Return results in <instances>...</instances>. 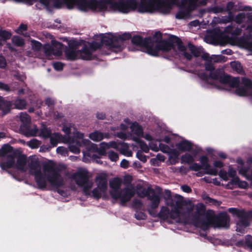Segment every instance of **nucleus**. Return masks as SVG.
<instances>
[{
  "label": "nucleus",
  "mask_w": 252,
  "mask_h": 252,
  "mask_svg": "<svg viewBox=\"0 0 252 252\" xmlns=\"http://www.w3.org/2000/svg\"><path fill=\"white\" fill-rule=\"evenodd\" d=\"M62 137V135L59 133H54L53 136H50V142L53 147H56L60 140H61V138Z\"/></svg>",
  "instance_id": "e433bc0d"
},
{
  "label": "nucleus",
  "mask_w": 252,
  "mask_h": 252,
  "mask_svg": "<svg viewBox=\"0 0 252 252\" xmlns=\"http://www.w3.org/2000/svg\"><path fill=\"white\" fill-rule=\"evenodd\" d=\"M69 151L74 154H79L80 152V149L74 145H70L68 147Z\"/></svg>",
  "instance_id": "bf43d9fd"
},
{
  "label": "nucleus",
  "mask_w": 252,
  "mask_h": 252,
  "mask_svg": "<svg viewBox=\"0 0 252 252\" xmlns=\"http://www.w3.org/2000/svg\"><path fill=\"white\" fill-rule=\"evenodd\" d=\"M108 158L112 161H116L119 159L118 154L113 151H110L107 153Z\"/></svg>",
  "instance_id": "8fccbe9b"
},
{
  "label": "nucleus",
  "mask_w": 252,
  "mask_h": 252,
  "mask_svg": "<svg viewBox=\"0 0 252 252\" xmlns=\"http://www.w3.org/2000/svg\"><path fill=\"white\" fill-rule=\"evenodd\" d=\"M43 170L45 172L52 173V175H47V181L51 186L55 189V191L61 195H63L65 191L59 188L64 185V181L59 173V169L53 162L47 163L43 165Z\"/></svg>",
  "instance_id": "9d476101"
},
{
  "label": "nucleus",
  "mask_w": 252,
  "mask_h": 252,
  "mask_svg": "<svg viewBox=\"0 0 252 252\" xmlns=\"http://www.w3.org/2000/svg\"><path fill=\"white\" fill-rule=\"evenodd\" d=\"M78 53L79 58L82 60H92L94 59L92 51L86 45H84L80 50H78Z\"/></svg>",
  "instance_id": "bb28decb"
},
{
  "label": "nucleus",
  "mask_w": 252,
  "mask_h": 252,
  "mask_svg": "<svg viewBox=\"0 0 252 252\" xmlns=\"http://www.w3.org/2000/svg\"><path fill=\"white\" fill-rule=\"evenodd\" d=\"M52 134L51 130L48 128L46 125L42 124L40 129L39 136L45 138H49Z\"/></svg>",
  "instance_id": "72a5a7b5"
},
{
  "label": "nucleus",
  "mask_w": 252,
  "mask_h": 252,
  "mask_svg": "<svg viewBox=\"0 0 252 252\" xmlns=\"http://www.w3.org/2000/svg\"><path fill=\"white\" fill-rule=\"evenodd\" d=\"M14 107L18 109H23L27 105V102L24 99L17 98L13 103Z\"/></svg>",
  "instance_id": "c9c22d12"
},
{
  "label": "nucleus",
  "mask_w": 252,
  "mask_h": 252,
  "mask_svg": "<svg viewBox=\"0 0 252 252\" xmlns=\"http://www.w3.org/2000/svg\"><path fill=\"white\" fill-rule=\"evenodd\" d=\"M199 150L198 148L194 149L193 148L190 151H189L190 153H187L182 155L181 158V162L187 163H192L194 161Z\"/></svg>",
  "instance_id": "b1692460"
},
{
  "label": "nucleus",
  "mask_w": 252,
  "mask_h": 252,
  "mask_svg": "<svg viewBox=\"0 0 252 252\" xmlns=\"http://www.w3.org/2000/svg\"><path fill=\"white\" fill-rule=\"evenodd\" d=\"M101 192H102V191H101L99 188H95L92 191L93 196L95 199H99L101 196Z\"/></svg>",
  "instance_id": "3c124183"
},
{
  "label": "nucleus",
  "mask_w": 252,
  "mask_h": 252,
  "mask_svg": "<svg viewBox=\"0 0 252 252\" xmlns=\"http://www.w3.org/2000/svg\"><path fill=\"white\" fill-rule=\"evenodd\" d=\"M101 145H104V146L107 149H109L110 148L117 149L118 147L117 143L114 141H110L108 143L105 142H101Z\"/></svg>",
  "instance_id": "49530a36"
},
{
  "label": "nucleus",
  "mask_w": 252,
  "mask_h": 252,
  "mask_svg": "<svg viewBox=\"0 0 252 252\" xmlns=\"http://www.w3.org/2000/svg\"><path fill=\"white\" fill-rule=\"evenodd\" d=\"M171 139V138L170 137H169V135H166L162 138H160V139H158V140L159 142L158 146L154 144L153 143V142L151 141L149 143V146L151 148V149L154 151H158L159 150V149H160V150L161 151V149H160V148L159 146L160 144H162L161 143L162 142H165L166 143H169L170 142Z\"/></svg>",
  "instance_id": "7c9ffc66"
},
{
  "label": "nucleus",
  "mask_w": 252,
  "mask_h": 252,
  "mask_svg": "<svg viewBox=\"0 0 252 252\" xmlns=\"http://www.w3.org/2000/svg\"><path fill=\"white\" fill-rule=\"evenodd\" d=\"M204 211L202 210L199 213L198 216L194 220V225L200 227L203 229H206L208 226L214 225L215 227L228 228L229 226V218L225 213H221L216 220V223H214L215 220L214 216L212 214L206 215L205 218L202 220V215Z\"/></svg>",
  "instance_id": "1a4fd4ad"
},
{
  "label": "nucleus",
  "mask_w": 252,
  "mask_h": 252,
  "mask_svg": "<svg viewBox=\"0 0 252 252\" xmlns=\"http://www.w3.org/2000/svg\"><path fill=\"white\" fill-rule=\"evenodd\" d=\"M169 137L171 138L170 142H173L175 145L172 144L169 147L164 144H160L159 146L162 152L168 154L169 163L175 164L178 161L179 155L183 152L190 151L193 148V145L191 142L182 137H174L170 135Z\"/></svg>",
  "instance_id": "423d86ee"
},
{
  "label": "nucleus",
  "mask_w": 252,
  "mask_h": 252,
  "mask_svg": "<svg viewBox=\"0 0 252 252\" xmlns=\"http://www.w3.org/2000/svg\"><path fill=\"white\" fill-rule=\"evenodd\" d=\"M43 174L41 171L33 175L36 185L40 189H45L47 186L46 180H47V175H52V173L45 172Z\"/></svg>",
  "instance_id": "aec40b11"
},
{
  "label": "nucleus",
  "mask_w": 252,
  "mask_h": 252,
  "mask_svg": "<svg viewBox=\"0 0 252 252\" xmlns=\"http://www.w3.org/2000/svg\"><path fill=\"white\" fill-rule=\"evenodd\" d=\"M77 7L83 11L90 9L93 11L103 12L106 8L104 1L96 0H77Z\"/></svg>",
  "instance_id": "4468645a"
},
{
  "label": "nucleus",
  "mask_w": 252,
  "mask_h": 252,
  "mask_svg": "<svg viewBox=\"0 0 252 252\" xmlns=\"http://www.w3.org/2000/svg\"><path fill=\"white\" fill-rule=\"evenodd\" d=\"M30 124H23L21 125L20 127V130L26 136H27L30 130Z\"/></svg>",
  "instance_id": "09e8293b"
},
{
  "label": "nucleus",
  "mask_w": 252,
  "mask_h": 252,
  "mask_svg": "<svg viewBox=\"0 0 252 252\" xmlns=\"http://www.w3.org/2000/svg\"><path fill=\"white\" fill-rule=\"evenodd\" d=\"M178 0H141L138 4L135 0L127 1V11L137 9L140 13L159 12L169 13Z\"/></svg>",
  "instance_id": "7ed1b4c3"
},
{
  "label": "nucleus",
  "mask_w": 252,
  "mask_h": 252,
  "mask_svg": "<svg viewBox=\"0 0 252 252\" xmlns=\"http://www.w3.org/2000/svg\"><path fill=\"white\" fill-rule=\"evenodd\" d=\"M95 182L97 188H99L102 192L104 193L106 191L107 188V180L105 177L98 176L96 177Z\"/></svg>",
  "instance_id": "c85d7f7f"
},
{
  "label": "nucleus",
  "mask_w": 252,
  "mask_h": 252,
  "mask_svg": "<svg viewBox=\"0 0 252 252\" xmlns=\"http://www.w3.org/2000/svg\"><path fill=\"white\" fill-rule=\"evenodd\" d=\"M14 78L21 82H23L26 78L25 74L21 73L19 71H16L14 75Z\"/></svg>",
  "instance_id": "864d4df0"
},
{
  "label": "nucleus",
  "mask_w": 252,
  "mask_h": 252,
  "mask_svg": "<svg viewBox=\"0 0 252 252\" xmlns=\"http://www.w3.org/2000/svg\"><path fill=\"white\" fill-rule=\"evenodd\" d=\"M226 188L228 189H233L236 188L245 189L247 187V183L242 181L237 177H232L231 180L226 185Z\"/></svg>",
  "instance_id": "4be33fe9"
},
{
  "label": "nucleus",
  "mask_w": 252,
  "mask_h": 252,
  "mask_svg": "<svg viewBox=\"0 0 252 252\" xmlns=\"http://www.w3.org/2000/svg\"><path fill=\"white\" fill-rule=\"evenodd\" d=\"M44 53L47 56H50L53 55V48L52 45L49 44L45 45L43 47Z\"/></svg>",
  "instance_id": "de8ad7c7"
},
{
  "label": "nucleus",
  "mask_w": 252,
  "mask_h": 252,
  "mask_svg": "<svg viewBox=\"0 0 252 252\" xmlns=\"http://www.w3.org/2000/svg\"><path fill=\"white\" fill-rule=\"evenodd\" d=\"M200 165L207 174L216 176L218 174V170L211 167L209 163V158L206 156H202L200 157Z\"/></svg>",
  "instance_id": "6ab92c4d"
},
{
  "label": "nucleus",
  "mask_w": 252,
  "mask_h": 252,
  "mask_svg": "<svg viewBox=\"0 0 252 252\" xmlns=\"http://www.w3.org/2000/svg\"><path fill=\"white\" fill-rule=\"evenodd\" d=\"M20 119L23 124H31V117L26 113H21Z\"/></svg>",
  "instance_id": "37998d69"
},
{
  "label": "nucleus",
  "mask_w": 252,
  "mask_h": 252,
  "mask_svg": "<svg viewBox=\"0 0 252 252\" xmlns=\"http://www.w3.org/2000/svg\"><path fill=\"white\" fill-rule=\"evenodd\" d=\"M89 173L87 170H83L74 173L72 176V179L76 184L83 188L85 195H90V190L93 187V182L89 180Z\"/></svg>",
  "instance_id": "ddd939ff"
},
{
  "label": "nucleus",
  "mask_w": 252,
  "mask_h": 252,
  "mask_svg": "<svg viewBox=\"0 0 252 252\" xmlns=\"http://www.w3.org/2000/svg\"><path fill=\"white\" fill-rule=\"evenodd\" d=\"M227 174L228 176L231 178L236 177V170L233 169L231 166H229Z\"/></svg>",
  "instance_id": "680f3d73"
},
{
  "label": "nucleus",
  "mask_w": 252,
  "mask_h": 252,
  "mask_svg": "<svg viewBox=\"0 0 252 252\" xmlns=\"http://www.w3.org/2000/svg\"><path fill=\"white\" fill-rule=\"evenodd\" d=\"M201 168H202L201 166L197 163H193L189 166V169L195 171H199Z\"/></svg>",
  "instance_id": "052dcab7"
},
{
  "label": "nucleus",
  "mask_w": 252,
  "mask_h": 252,
  "mask_svg": "<svg viewBox=\"0 0 252 252\" xmlns=\"http://www.w3.org/2000/svg\"><path fill=\"white\" fill-rule=\"evenodd\" d=\"M230 213L235 215L239 218L236 224V231L240 233H244L247 227L250 223V219L244 211H240L236 208H230L228 209Z\"/></svg>",
  "instance_id": "dca6fc26"
},
{
  "label": "nucleus",
  "mask_w": 252,
  "mask_h": 252,
  "mask_svg": "<svg viewBox=\"0 0 252 252\" xmlns=\"http://www.w3.org/2000/svg\"><path fill=\"white\" fill-rule=\"evenodd\" d=\"M131 180V177L127 175V198L129 195L132 196L135 192L141 197L148 195V198L151 201L149 213L153 216H156L158 213L154 210L158 206L160 200V194L156 193L153 190L143 187L142 184H138L136 189H135L131 185H128V182Z\"/></svg>",
  "instance_id": "6e6552de"
},
{
  "label": "nucleus",
  "mask_w": 252,
  "mask_h": 252,
  "mask_svg": "<svg viewBox=\"0 0 252 252\" xmlns=\"http://www.w3.org/2000/svg\"><path fill=\"white\" fill-rule=\"evenodd\" d=\"M77 0H64V4L69 9H73L75 6H77Z\"/></svg>",
  "instance_id": "a18cd8bd"
},
{
  "label": "nucleus",
  "mask_w": 252,
  "mask_h": 252,
  "mask_svg": "<svg viewBox=\"0 0 252 252\" xmlns=\"http://www.w3.org/2000/svg\"><path fill=\"white\" fill-rule=\"evenodd\" d=\"M106 148L104 146V145H101V143H100V147L98 148L97 152L99 155L101 156H104L106 154Z\"/></svg>",
  "instance_id": "69168bd1"
},
{
  "label": "nucleus",
  "mask_w": 252,
  "mask_h": 252,
  "mask_svg": "<svg viewBox=\"0 0 252 252\" xmlns=\"http://www.w3.org/2000/svg\"><path fill=\"white\" fill-rule=\"evenodd\" d=\"M12 36V33L9 31H7L4 30H0V37L3 41H6L9 39Z\"/></svg>",
  "instance_id": "58836bf2"
},
{
  "label": "nucleus",
  "mask_w": 252,
  "mask_h": 252,
  "mask_svg": "<svg viewBox=\"0 0 252 252\" xmlns=\"http://www.w3.org/2000/svg\"><path fill=\"white\" fill-rule=\"evenodd\" d=\"M37 131L38 129L36 127L34 128H31V127H30V130L28 133L27 137L35 136Z\"/></svg>",
  "instance_id": "774afa93"
},
{
  "label": "nucleus",
  "mask_w": 252,
  "mask_h": 252,
  "mask_svg": "<svg viewBox=\"0 0 252 252\" xmlns=\"http://www.w3.org/2000/svg\"><path fill=\"white\" fill-rule=\"evenodd\" d=\"M32 49L35 51H39L42 48L41 43L38 41L32 40L31 41Z\"/></svg>",
  "instance_id": "c03bdc74"
},
{
  "label": "nucleus",
  "mask_w": 252,
  "mask_h": 252,
  "mask_svg": "<svg viewBox=\"0 0 252 252\" xmlns=\"http://www.w3.org/2000/svg\"><path fill=\"white\" fill-rule=\"evenodd\" d=\"M236 43L239 44V45L244 48L248 49L250 52H252V42L243 41L240 42L239 41H236Z\"/></svg>",
  "instance_id": "ea45409f"
},
{
  "label": "nucleus",
  "mask_w": 252,
  "mask_h": 252,
  "mask_svg": "<svg viewBox=\"0 0 252 252\" xmlns=\"http://www.w3.org/2000/svg\"><path fill=\"white\" fill-rule=\"evenodd\" d=\"M135 216L137 220H144L146 218L145 214L141 212L137 211L135 214Z\"/></svg>",
  "instance_id": "0e129e2a"
},
{
  "label": "nucleus",
  "mask_w": 252,
  "mask_h": 252,
  "mask_svg": "<svg viewBox=\"0 0 252 252\" xmlns=\"http://www.w3.org/2000/svg\"><path fill=\"white\" fill-rule=\"evenodd\" d=\"M214 13H223L225 11L228 12L227 16L215 17L213 22L216 24H226L232 21L238 24H241L249 35H252V14L246 12V8L239 3L229 2L226 9L221 6L214 7L211 9Z\"/></svg>",
  "instance_id": "f03ea898"
},
{
  "label": "nucleus",
  "mask_w": 252,
  "mask_h": 252,
  "mask_svg": "<svg viewBox=\"0 0 252 252\" xmlns=\"http://www.w3.org/2000/svg\"><path fill=\"white\" fill-rule=\"evenodd\" d=\"M129 126L131 129V135H133L134 137H140L143 134V130L141 127L138 124L135 122L133 123H129L127 121V127Z\"/></svg>",
  "instance_id": "cd10ccee"
},
{
  "label": "nucleus",
  "mask_w": 252,
  "mask_h": 252,
  "mask_svg": "<svg viewBox=\"0 0 252 252\" xmlns=\"http://www.w3.org/2000/svg\"><path fill=\"white\" fill-rule=\"evenodd\" d=\"M63 4H64V0H55L54 6L56 8H60Z\"/></svg>",
  "instance_id": "e2e57ef3"
},
{
  "label": "nucleus",
  "mask_w": 252,
  "mask_h": 252,
  "mask_svg": "<svg viewBox=\"0 0 252 252\" xmlns=\"http://www.w3.org/2000/svg\"><path fill=\"white\" fill-rule=\"evenodd\" d=\"M125 40H126V32L118 36L109 33L102 37L100 43L95 42L92 44L91 47L92 49L95 50L100 48L101 44H103L112 50L120 51L122 49V44Z\"/></svg>",
  "instance_id": "9b49d317"
},
{
  "label": "nucleus",
  "mask_w": 252,
  "mask_h": 252,
  "mask_svg": "<svg viewBox=\"0 0 252 252\" xmlns=\"http://www.w3.org/2000/svg\"><path fill=\"white\" fill-rule=\"evenodd\" d=\"M218 34H221L223 32L230 34L232 37L238 36L241 34L242 29L235 25L230 24L227 26L224 30L220 29V26H217L214 29Z\"/></svg>",
  "instance_id": "f3484780"
},
{
  "label": "nucleus",
  "mask_w": 252,
  "mask_h": 252,
  "mask_svg": "<svg viewBox=\"0 0 252 252\" xmlns=\"http://www.w3.org/2000/svg\"><path fill=\"white\" fill-rule=\"evenodd\" d=\"M131 42L141 47L143 52L153 56H158L159 51L167 52L171 49L170 42L162 40L160 32H157L153 37L144 39L139 36H133Z\"/></svg>",
  "instance_id": "39448f33"
},
{
  "label": "nucleus",
  "mask_w": 252,
  "mask_h": 252,
  "mask_svg": "<svg viewBox=\"0 0 252 252\" xmlns=\"http://www.w3.org/2000/svg\"><path fill=\"white\" fill-rule=\"evenodd\" d=\"M170 45L171 46V49L169 51L173 49L178 54L184 56L188 60L191 59V54L195 57H198L201 55L202 58L204 60L214 62H218L220 58V56L216 55H213L210 57L208 54L204 52L202 48L195 47L190 43L188 44V47H186L178 39L177 40V42L174 43L173 45H171L170 43Z\"/></svg>",
  "instance_id": "0eeeda50"
},
{
  "label": "nucleus",
  "mask_w": 252,
  "mask_h": 252,
  "mask_svg": "<svg viewBox=\"0 0 252 252\" xmlns=\"http://www.w3.org/2000/svg\"><path fill=\"white\" fill-rule=\"evenodd\" d=\"M40 144L41 142L36 139H32L27 143V145L32 149H36L39 147Z\"/></svg>",
  "instance_id": "a19ab883"
},
{
  "label": "nucleus",
  "mask_w": 252,
  "mask_h": 252,
  "mask_svg": "<svg viewBox=\"0 0 252 252\" xmlns=\"http://www.w3.org/2000/svg\"><path fill=\"white\" fill-rule=\"evenodd\" d=\"M126 185V175L123 176V180L119 177H115L109 181L111 189L110 194L115 200L120 199V204L123 206H126V187L120 190L122 184Z\"/></svg>",
  "instance_id": "f8f14e48"
},
{
  "label": "nucleus",
  "mask_w": 252,
  "mask_h": 252,
  "mask_svg": "<svg viewBox=\"0 0 252 252\" xmlns=\"http://www.w3.org/2000/svg\"><path fill=\"white\" fill-rule=\"evenodd\" d=\"M205 68V72H196L204 83L219 89L228 90V87L236 88L235 93L238 95L252 96V85L249 80L243 79L240 83L239 78H231L224 74L221 69L215 70L211 64H206Z\"/></svg>",
  "instance_id": "f257e3e1"
},
{
  "label": "nucleus",
  "mask_w": 252,
  "mask_h": 252,
  "mask_svg": "<svg viewBox=\"0 0 252 252\" xmlns=\"http://www.w3.org/2000/svg\"><path fill=\"white\" fill-rule=\"evenodd\" d=\"M110 8L114 10H118L120 12L126 13V0H119L117 2H113L110 4Z\"/></svg>",
  "instance_id": "a878e982"
},
{
  "label": "nucleus",
  "mask_w": 252,
  "mask_h": 252,
  "mask_svg": "<svg viewBox=\"0 0 252 252\" xmlns=\"http://www.w3.org/2000/svg\"><path fill=\"white\" fill-rule=\"evenodd\" d=\"M28 29V26L27 25L24 24H21L18 28L16 30L15 32L18 34H23V32L27 31Z\"/></svg>",
  "instance_id": "5fc2aeb1"
},
{
  "label": "nucleus",
  "mask_w": 252,
  "mask_h": 252,
  "mask_svg": "<svg viewBox=\"0 0 252 252\" xmlns=\"http://www.w3.org/2000/svg\"><path fill=\"white\" fill-rule=\"evenodd\" d=\"M230 65L233 70L237 72L241 73L243 72L242 67L240 63L238 62H232L230 63Z\"/></svg>",
  "instance_id": "79ce46f5"
},
{
  "label": "nucleus",
  "mask_w": 252,
  "mask_h": 252,
  "mask_svg": "<svg viewBox=\"0 0 252 252\" xmlns=\"http://www.w3.org/2000/svg\"><path fill=\"white\" fill-rule=\"evenodd\" d=\"M77 44H73L71 42L69 43V48L65 51V56L66 59L69 61H75L77 60L79 56L78 50L76 51Z\"/></svg>",
  "instance_id": "412c9836"
},
{
  "label": "nucleus",
  "mask_w": 252,
  "mask_h": 252,
  "mask_svg": "<svg viewBox=\"0 0 252 252\" xmlns=\"http://www.w3.org/2000/svg\"><path fill=\"white\" fill-rule=\"evenodd\" d=\"M53 67L57 71H62L63 68V64L61 62H55L53 63Z\"/></svg>",
  "instance_id": "4d7b16f0"
},
{
  "label": "nucleus",
  "mask_w": 252,
  "mask_h": 252,
  "mask_svg": "<svg viewBox=\"0 0 252 252\" xmlns=\"http://www.w3.org/2000/svg\"><path fill=\"white\" fill-rule=\"evenodd\" d=\"M198 0H182L179 6L181 9L176 15V17L179 19L189 18L190 12L198 5Z\"/></svg>",
  "instance_id": "2eb2a0df"
},
{
  "label": "nucleus",
  "mask_w": 252,
  "mask_h": 252,
  "mask_svg": "<svg viewBox=\"0 0 252 252\" xmlns=\"http://www.w3.org/2000/svg\"><path fill=\"white\" fill-rule=\"evenodd\" d=\"M245 243L250 251H252V236L247 235L245 238Z\"/></svg>",
  "instance_id": "603ef678"
},
{
  "label": "nucleus",
  "mask_w": 252,
  "mask_h": 252,
  "mask_svg": "<svg viewBox=\"0 0 252 252\" xmlns=\"http://www.w3.org/2000/svg\"><path fill=\"white\" fill-rule=\"evenodd\" d=\"M12 106V103L11 101L4 100L3 97L0 96V116L2 117L9 113Z\"/></svg>",
  "instance_id": "5701e85b"
},
{
  "label": "nucleus",
  "mask_w": 252,
  "mask_h": 252,
  "mask_svg": "<svg viewBox=\"0 0 252 252\" xmlns=\"http://www.w3.org/2000/svg\"><path fill=\"white\" fill-rule=\"evenodd\" d=\"M13 147L10 145L9 144H6L3 145L0 150L1 157H4L9 155L10 152H11L13 150Z\"/></svg>",
  "instance_id": "f704fd0d"
},
{
  "label": "nucleus",
  "mask_w": 252,
  "mask_h": 252,
  "mask_svg": "<svg viewBox=\"0 0 252 252\" xmlns=\"http://www.w3.org/2000/svg\"><path fill=\"white\" fill-rule=\"evenodd\" d=\"M219 175L224 181H226L228 180V175L227 173L223 170H220V171Z\"/></svg>",
  "instance_id": "6e6d98bb"
},
{
  "label": "nucleus",
  "mask_w": 252,
  "mask_h": 252,
  "mask_svg": "<svg viewBox=\"0 0 252 252\" xmlns=\"http://www.w3.org/2000/svg\"><path fill=\"white\" fill-rule=\"evenodd\" d=\"M213 166L214 167V168L218 170V168H220L222 167L224 165V164L223 162L220 160H216L214 161L213 163Z\"/></svg>",
  "instance_id": "13d9d810"
},
{
  "label": "nucleus",
  "mask_w": 252,
  "mask_h": 252,
  "mask_svg": "<svg viewBox=\"0 0 252 252\" xmlns=\"http://www.w3.org/2000/svg\"><path fill=\"white\" fill-rule=\"evenodd\" d=\"M45 104L48 106H53L55 104V101L50 97H47L45 100Z\"/></svg>",
  "instance_id": "338daca9"
},
{
  "label": "nucleus",
  "mask_w": 252,
  "mask_h": 252,
  "mask_svg": "<svg viewBox=\"0 0 252 252\" xmlns=\"http://www.w3.org/2000/svg\"><path fill=\"white\" fill-rule=\"evenodd\" d=\"M27 163V157L25 155H21L17 159L16 163V167L18 170L23 172L26 171L25 169V166Z\"/></svg>",
  "instance_id": "c756f323"
},
{
  "label": "nucleus",
  "mask_w": 252,
  "mask_h": 252,
  "mask_svg": "<svg viewBox=\"0 0 252 252\" xmlns=\"http://www.w3.org/2000/svg\"><path fill=\"white\" fill-rule=\"evenodd\" d=\"M89 138L95 142L100 141L104 138V133L98 130H95L89 134Z\"/></svg>",
  "instance_id": "473e14b6"
},
{
  "label": "nucleus",
  "mask_w": 252,
  "mask_h": 252,
  "mask_svg": "<svg viewBox=\"0 0 252 252\" xmlns=\"http://www.w3.org/2000/svg\"><path fill=\"white\" fill-rule=\"evenodd\" d=\"M28 166L30 169V173L32 175L41 171L40 162L38 159H31L29 161Z\"/></svg>",
  "instance_id": "393cba45"
},
{
  "label": "nucleus",
  "mask_w": 252,
  "mask_h": 252,
  "mask_svg": "<svg viewBox=\"0 0 252 252\" xmlns=\"http://www.w3.org/2000/svg\"><path fill=\"white\" fill-rule=\"evenodd\" d=\"M168 207H162L159 213L160 217L163 219L170 218L176 222H182L183 219L193 210V204L190 201L181 199L174 201L171 199L166 200Z\"/></svg>",
  "instance_id": "20e7f679"
},
{
  "label": "nucleus",
  "mask_w": 252,
  "mask_h": 252,
  "mask_svg": "<svg viewBox=\"0 0 252 252\" xmlns=\"http://www.w3.org/2000/svg\"><path fill=\"white\" fill-rule=\"evenodd\" d=\"M11 40L12 43L17 47H22L25 44L24 39L18 35L13 36Z\"/></svg>",
  "instance_id": "4c0bfd02"
},
{
  "label": "nucleus",
  "mask_w": 252,
  "mask_h": 252,
  "mask_svg": "<svg viewBox=\"0 0 252 252\" xmlns=\"http://www.w3.org/2000/svg\"><path fill=\"white\" fill-rule=\"evenodd\" d=\"M21 155V152L19 150H15L13 148L11 152H10L9 155H7V161L1 164L2 168L12 167L15 164V159L16 158H18Z\"/></svg>",
  "instance_id": "a211bd4d"
},
{
  "label": "nucleus",
  "mask_w": 252,
  "mask_h": 252,
  "mask_svg": "<svg viewBox=\"0 0 252 252\" xmlns=\"http://www.w3.org/2000/svg\"><path fill=\"white\" fill-rule=\"evenodd\" d=\"M63 44L58 41L52 42V47L53 48V55L55 56H61L62 54V49Z\"/></svg>",
  "instance_id": "2f4dec72"
}]
</instances>
